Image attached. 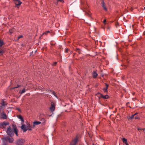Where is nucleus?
<instances>
[{
	"label": "nucleus",
	"mask_w": 145,
	"mask_h": 145,
	"mask_svg": "<svg viewBox=\"0 0 145 145\" xmlns=\"http://www.w3.org/2000/svg\"><path fill=\"white\" fill-rule=\"evenodd\" d=\"M12 127L13 128V130L11 129L10 126L7 127V134L10 137H12L14 135L13 130L14 133L16 134L17 136H18V129H17L16 125H13Z\"/></svg>",
	"instance_id": "f257e3e1"
},
{
	"label": "nucleus",
	"mask_w": 145,
	"mask_h": 145,
	"mask_svg": "<svg viewBox=\"0 0 145 145\" xmlns=\"http://www.w3.org/2000/svg\"><path fill=\"white\" fill-rule=\"evenodd\" d=\"M78 138L76 136L74 138L72 139L70 145H76L78 142Z\"/></svg>",
	"instance_id": "f03ea898"
},
{
	"label": "nucleus",
	"mask_w": 145,
	"mask_h": 145,
	"mask_svg": "<svg viewBox=\"0 0 145 145\" xmlns=\"http://www.w3.org/2000/svg\"><path fill=\"white\" fill-rule=\"evenodd\" d=\"M51 106L49 108L50 110L53 112L54 111L55 109V106H56V103L55 102L53 101H52L51 103Z\"/></svg>",
	"instance_id": "7ed1b4c3"
},
{
	"label": "nucleus",
	"mask_w": 145,
	"mask_h": 145,
	"mask_svg": "<svg viewBox=\"0 0 145 145\" xmlns=\"http://www.w3.org/2000/svg\"><path fill=\"white\" fill-rule=\"evenodd\" d=\"M24 142V140L22 139H18L17 141L16 144L17 145H23Z\"/></svg>",
	"instance_id": "20e7f679"
},
{
	"label": "nucleus",
	"mask_w": 145,
	"mask_h": 145,
	"mask_svg": "<svg viewBox=\"0 0 145 145\" xmlns=\"http://www.w3.org/2000/svg\"><path fill=\"white\" fill-rule=\"evenodd\" d=\"M97 94L100 95L101 97L104 99H108L109 98V96L107 95H103L102 94L99 93H98Z\"/></svg>",
	"instance_id": "39448f33"
},
{
	"label": "nucleus",
	"mask_w": 145,
	"mask_h": 145,
	"mask_svg": "<svg viewBox=\"0 0 145 145\" xmlns=\"http://www.w3.org/2000/svg\"><path fill=\"white\" fill-rule=\"evenodd\" d=\"M21 128L24 132H25L28 130L27 126H26L24 124L22 125Z\"/></svg>",
	"instance_id": "423d86ee"
},
{
	"label": "nucleus",
	"mask_w": 145,
	"mask_h": 145,
	"mask_svg": "<svg viewBox=\"0 0 145 145\" xmlns=\"http://www.w3.org/2000/svg\"><path fill=\"white\" fill-rule=\"evenodd\" d=\"M14 2L16 6H19L22 3L20 0H14Z\"/></svg>",
	"instance_id": "0eeeda50"
},
{
	"label": "nucleus",
	"mask_w": 145,
	"mask_h": 145,
	"mask_svg": "<svg viewBox=\"0 0 145 145\" xmlns=\"http://www.w3.org/2000/svg\"><path fill=\"white\" fill-rule=\"evenodd\" d=\"M5 139L7 140H8V142L10 143H12L14 141V139L12 138H10L9 137H7Z\"/></svg>",
	"instance_id": "6e6552de"
},
{
	"label": "nucleus",
	"mask_w": 145,
	"mask_h": 145,
	"mask_svg": "<svg viewBox=\"0 0 145 145\" xmlns=\"http://www.w3.org/2000/svg\"><path fill=\"white\" fill-rule=\"evenodd\" d=\"M15 29L14 28H12L10 29L8 31V33L10 35H11L12 34V33L15 32Z\"/></svg>",
	"instance_id": "1a4fd4ad"
},
{
	"label": "nucleus",
	"mask_w": 145,
	"mask_h": 145,
	"mask_svg": "<svg viewBox=\"0 0 145 145\" xmlns=\"http://www.w3.org/2000/svg\"><path fill=\"white\" fill-rule=\"evenodd\" d=\"M101 3L102 4V6L103 8L106 11H107V9L105 6V3L104 1L102 0V1Z\"/></svg>",
	"instance_id": "9d476101"
},
{
	"label": "nucleus",
	"mask_w": 145,
	"mask_h": 145,
	"mask_svg": "<svg viewBox=\"0 0 145 145\" xmlns=\"http://www.w3.org/2000/svg\"><path fill=\"white\" fill-rule=\"evenodd\" d=\"M92 76L94 78H97L98 76V74L95 71H94L92 72Z\"/></svg>",
	"instance_id": "9b49d317"
},
{
	"label": "nucleus",
	"mask_w": 145,
	"mask_h": 145,
	"mask_svg": "<svg viewBox=\"0 0 145 145\" xmlns=\"http://www.w3.org/2000/svg\"><path fill=\"white\" fill-rule=\"evenodd\" d=\"M122 141L123 143L125 144L124 145H129L127 143V139L125 138H123L122 139Z\"/></svg>",
	"instance_id": "f8f14e48"
},
{
	"label": "nucleus",
	"mask_w": 145,
	"mask_h": 145,
	"mask_svg": "<svg viewBox=\"0 0 145 145\" xmlns=\"http://www.w3.org/2000/svg\"><path fill=\"white\" fill-rule=\"evenodd\" d=\"M2 118L3 119H5L7 118L6 114L4 113H2Z\"/></svg>",
	"instance_id": "ddd939ff"
},
{
	"label": "nucleus",
	"mask_w": 145,
	"mask_h": 145,
	"mask_svg": "<svg viewBox=\"0 0 145 145\" xmlns=\"http://www.w3.org/2000/svg\"><path fill=\"white\" fill-rule=\"evenodd\" d=\"M41 123V122L39 121H35L33 122V126L34 127L35 125H38L40 124Z\"/></svg>",
	"instance_id": "4468645a"
},
{
	"label": "nucleus",
	"mask_w": 145,
	"mask_h": 145,
	"mask_svg": "<svg viewBox=\"0 0 145 145\" xmlns=\"http://www.w3.org/2000/svg\"><path fill=\"white\" fill-rule=\"evenodd\" d=\"M1 106H0V109H1V108L3 106H4L7 105V104H5V102L4 101H3L1 102Z\"/></svg>",
	"instance_id": "2eb2a0df"
},
{
	"label": "nucleus",
	"mask_w": 145,
	"mask_h": 145,
	"mask_svg": "<svg viewBox=\"0 0 145 145\" xmlns=\"http://www.w3.org/2000/svg\"><path fill=\"white\" fill-rule=\"evenodd\" d=\"M8 124L9 123L8 122L4 121L1 124V125L2 126H3L4 125L6 126L8 125Z\"/></svg>",
	"instance_id": "dca6fc26"
},
{
	"label": "nucleus",
	"mask_w": 145,
	"mask_h": 145,
	"mask_svg": "<svg viewBox=\"0 0 145 145\" xmlns=\"http://www.w3.org/2000/svg\"><path fill=\"white\" fill-rule=\"evenodd\" d=\"M17 117L19 119H20L21 120L22 122H24V120L22 116L21 115H18Z\"/></svg>",
	"instance_id": "f3484780"
},
{
	"label": "nucleus",
	"mask_w": 145,
	"mask_h": 145,
	"mask_svg": "<svg viewBox=\"0 0 145 145\" xmlns=\"http://www.w3.org/2000/svg\"><path fill=\"white\" fill-rule=\"evenodd\" d=\"M57 0V2L55 3V4L56 5H58V2H62L63 3H64V0Z\"/></svg>",
	"instance_id": "a211bd4d"
},
{
	"label": "nucleus",
	"mask_w": 145,
	"mask_h": 145,
	"mask_svg": "<svg viewBox=\"0 0 145 145\" xmlns=\"http://www.w3.org/2000/svg\"><path fill=\"white\" fill-rule=\"evenodd\" d=\"M4 44L3 41L0 39V47Z\"/></svg>",
	"instance_id": "6ab92c4d"
},
{
	"label": "nucleus",
	"mask_w": 145,
	"mask_h": 145,
	"mask_svg": "<svg viewBox=\"0 0 145 145\" xmlns=\"http://www.w3.org/2000/svg\"><path fill=\"white\" fill-rule=\"evenodd\" d=\"M40 121L42 123H44L46 122V120L44 118H42L40 119Z\"/></svg>",
	"instance_id": "aec40b11"
},
{
	"label": "nucleus",
	"mask_w": 145,
	"mask_h": 145,
	"mask_svg": "<svg viewBox=\"0 0 145 145\" xmlns=\"http://www.w3.org/2000/svg\"><path fill=\"white\" fill-rule=\"evenodd\" d=\"M137 114H138V113H135V114H134V115H131V116L129 118L130 119H132L133 118H134L135 116L136 115H137Z\"/></svg>",
	"instance_id": "412c9836"
},
{
	"label": "nucleus",
	"mask_w": 145,
	"mask_h": 145,
	"mask_svg": "<svg viewBox=\"0 0 145 145\" xmlns=\"http://www.w3.org/2000/svg\"><path fill=\"white\" fill-rule=\"evenodd\" d=\"M4 53L5 51L2 49H1L0 50V56L2 55Z\"/></svg>",
	"instance_id": "4be33fe9"
},
{
	"label": "nucleus",
	"mask_w": 145,
	"mask_h": 145,
	"mask_svg": "<svg viewBox=\"0 0 145 145\" xmlns=\"http://www.w3.org/2000/svg\"><path fill=\"white\" fill-rule=\"evenodd\" d=\"M27 125L28 130H31V126L30 124L29 123L28 124H27Z\"/></svg>",
	"instance_id": "5701e85b"
},
{
	"label": "nucleus",
	"mask_w": 145,
	"mask_h": 145,
	"mask_svg": "<svg viewBox=\"0 0 145 145\" xmlns=\"http://www.w3.org/2000/svg\"><path fill=\"white\" fill-rule=\"evenodd\" d=\"M25 88L24 89H22L21 91H20L19 93H20L21 94H22V93H23L25 92Z\"/></svg>",
	"instance_id": "b1692460"
},
{
	"label": "nucleus",
	"mask_w": 145,
	"mask_h": 145,
	"mask_svg": "<svg viewBox=\"0 0 145 145\" xmlns=\"http://www.w3.org/2000/svg\"><path fill=\"white\" fill-rule=\"evenodd\" d=\"M52 93L57 98V96L56 95L55 92L54 91H52Z\"/></svg>",
	"instance_id": "393cba45"
},
{
	"label": "nucleus",
	"mask_w": 145,
	"mask_h": 145,
	"mask_svg": "<svg viewBox=\"0 0 145 145\" xmlns=\"http://www.w3.org/2000/svg\"><path fill=\"white\" fill-rule=\"evenodd\" d=\"M108 89L105 88L103 89V90L105 92L107 93L108 92Z\"/></svg>",
	"instance_id": "a878e982"
},
{
	"label": "nucleus",
	"mask_w": 145,
	"mask_h": 145,
	"mask_svg": "<svg viewBox=\"0 0 145 145\" xmlns=\"http://www.w3.org/2000/svg\"><path fill=\"white\" fill-rule=\"evenodd\" d=\"M20 87V85H18L17 86L13 87V88H12L11 89H15V88H18V87Z\"/></svg>",
	"instance_id": "bb28decb"
},
{
	"label": "nucleus",
	"mask_w": 145,
	"mask_h": 145,
	"mask_svg": "<svg viewBox=\"0 0 145 145\" xmlns=\"http://www.w3.org/2000/svg\"><path fill=\"white\" fill-rule=\"evenodd\" d=\"M135 119H138L139 120L140 119V117L138 116H135Z\"/></svg>",
	"instance_id": "cd10ccee"
},
{
	"label": "nucleus",
	"mask_w": 145,
	"mask_h": 145,
	"mask_svg": "<svg viewBox=\"0 0 145 145\" xmlns=\"http://www.w3.org/2000/svg\"><path fill=\"white\" fill-rule=\"evenodd\" d=\"M57 62H54L52 64V66H56L57 64Z\"/></svg>",
	"instance_id": "c85d7f7f"
},
{
	"label": "nucleus",
	"mask_w": 145,
	"mask_h": 145,
	"mask_svg": "<svg viewBox=\"0 0 145 145\" xmlns=\"http://www.w3.org/2000/svg\"><path fill=\"white\" fill-rule=\"evenodd\" d=\"M69 50V49L68 48H66L65 50V52L66 53H67L68 52V51Z\"/></svg>",
	"instance_id": "c756f323"
},
{
	"label": "nucleus",
	"mask_w": 145,
	"mask_h": 145,
	"mask_svg": "<svg viewBox=\"0 0 145 145\" xmlns=\"http://www.w3.org/2000/svg\"><path fill=\"white\" fill-rule=\"evenodd\" d=\"M50 33V32L49 31H47L45 32L43 34L46 35H47L48 33Z\"/></svg>",
	"instance_id": "7c9ffc66"
},
{
	"label": "nucleus",
	"mask_w": 145,
	"mask_h": 145,
	"mask_svg": "<svg viewBox=\"0 0 145 145\" xmlns=\"http://www.w3.org/2000/svg\"><path fill=\"white\" fill-rule=\"evenodd\" d=\"M23 36L22 35H20L19 36H18V40L19 39H20V38H22L23 37Z\"/></svg>",
	"instance_id": "2f4dec72"
},
{
	"label": "nucleus",
	"mask_w": 145,
	"mask_h": 145,
	"mask_svg": "<svg viewBox=\"0 0 145 145\" xmlns=\"http://www.w3.org/2000/svg\"><path fill=\"white\" fill-rule=\"evenodd\" d=\"M80 50L79 48H76L74 50L75 51L77 52L78 50Z\"/></svg>",
	"instance_id": "473e14b6"
},
{
	"label": "nucleus",
	"mask_w": 145,
	"mask_h": 145,
	"mask_svg": "<svg viewBox=\"0 0 145 145\" xmlns=\"http://www.w3.org/2000/svg\"><path fill=\"white\" fill-rule=\"evenodd\" d=\"M105 85L106 86L105 88L108 89V85L106 83H105Z\"/></svg>",
	"instance_id": "72a5a7b5"
},
{
	"label": "nucleus",
	"mask_w": 145,
	"mask_h": 145,
	"mask_svg": "<svg viewBox=\"0 0 145 145\" xmlns=\"http://www.w3.org/2000/svg\"><path fill=\"white\" fill-rule=\"evenodd\" d=\"M39 88L41 90H42V89H44V88H43V87L41 86H40Z\"/></svg>",
	"instance_id": "f704fd0d"
},
{
	"label": "nucleus",
	"mask_w": 145,
	"mask_h": 145,
	"mask_svg": "<svg viewBox=\"0 0 145 145\" xmlns=\"http://www.w3.org/2000/svg\"><path fill=\"white\" fill-rule=\"evenodd\" d=\"M137 129L138 131L143 130V129L140 128H138Z\"/></svg>",
	"instance_id": "c9c22d12"
},
{
	"label": "nucleus",
	"mask_w": 145,
	"mask_h": 145,
	"mask_svg": "<svg viewBox=\"0 0 145 145\" xmlns=\"http://www.w3.org/2000/svg\"><path fill=\"white\" fill-rule=\"evenodd\" d=\"M77 52H78L79 54H81V52L80 51V50L78 51Z\"/></svg>",
	"instance_id": "e433bc0d"
},
{
	"label": "nucleus",
	"mask_w": 145,
	"mask_h": 145,
	"mask_svg": "<svg viewBox=\"0 0 145 145\" xmlns=\"http://www.w3.org/2000/svg\"><path fill=\"white\" fill-rule=\"evenodd\" d=\"M106 19H105L103 21V23L105 24V23H106Z\"/></svg>",
	"instance_id": "4c0bfd02"
},
{
	"label": "nucleus",
	"mask_w": 145,
	"mask_h": 145,
	"mask_svg": "<svg viewBox=\"0 0 145 145\" xmlns=\"http://www.w3.org/2000/svg\"><path fill=\"white\" fill-rule=\"evenodd\" d=\"M17 110H18V111H19L20 112H21V110L19 108H18L17 109Z\"/></svg>",
	"instance_id": "58836bf2"
},
{
	"label": "nucleus",
	"mask_w": 145,
	"mask_h": 145,
	"mask_svg": "<svg viewBox=\"0 0 145 145\" xmlns=\"http://www.w3.org/2000/svg\"><path fill=\"white\" fill-rule=\"evenodd\" d=\"M129 103V102H127V103H126V105L127 106H128V104Z\"/></svg>",
	"instance_id": "ea45409f"
},
{
	"label": "nucleus",
	"mask_w": 145,
	"mask_h": 145,
	"mask_svg": "<svg viewBox=\"0 0 145 145\" xmlns=\"http://www.w3.org/2000/svg\"><path fill=\"white\" fill-rule=\"evenodd\" d=\"M143 131H145V128L143 129Z\"/></svg>",
	"instance_id": "a19ab883"
},
{
	"label": "nucleus",
	"mask_w": 145,
	"mask_h": 145,
	"mask_svg": "<svg viewBox=\"0 0 145 145\" xmlns=\"http://www.w3.org/2000/svg\"><path fill=\"white\" fill-rule=\"evenodd\" d=\"M85 46L86 47H87V46H86V45H85Z\"/></svg>",
	"instance_id": "79ce46f5"
},
{
	"label": "nucleus",
	"mask_w": 145,
	"mask_h": 145,
	"mask_svg": "<svg viewBox=\"0 0 145 145\" xmlns=\"http://www.w3.org/2000/svg\"><path fill=\"white\" fill-rule=\"evenodd\" d=\"M144 9L145 10V7H144Z\"/></svg>",
	"instance_id": "37998d69"
},
{
	"label": "nucleus",
	"mask_w": 145,
	"mask_h": 145,
	"mask_svg": "<svg viewBox=\"0 0 145 145\" xmlns=\"http://www.w3.org/2000/svg\"><path fill=\"white\" fill-rule=\"evenodd\" d=\"M129 107H130V108H131V107H130V106H129Z\"/></svg>",
	"instance_id": "c03bdc74"
},
{
	"label": "nucleus",
	"mask_w": 145,
	"mask_h": 145,
	"mask_svg": "<svg viewBox=\"0 0 145 145\" xmlns=\"http://www.w3.org/2000/svg\"><path fill=\"white\" fill-rule=\"evenodd\" d=\"M129 107H130V108H131V107H130V106H129Z\"/></svg>",
	"instance_id": "a18cd8bd"
},
{
	"label": "nucleus",
	"mask_w": 145,
	"mask_h": 145,
	"mask_svg": "<svg viewBox=\"0 0 145 145\" xmlns=\"http://www.w3.org/2000/svg\"><path fill=\"white\" fill-rule=\"evenodd\" d=\"M129 107H130V108H131V107H130V106H129Z\"/></svg>",
	"instance_id": "49530a36"
}]
</instances>
